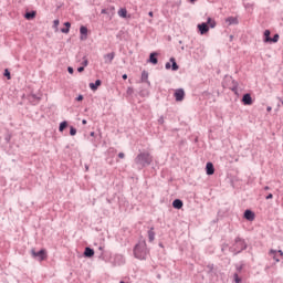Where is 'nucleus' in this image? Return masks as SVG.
<instances>
[{
	"label": "nucleus",
	"instance_id": "nucleus-36",
	"mask_svg": "<svg viewBox=\"0 0 283 283\" xmlns=\"http://www.w3.org/2000/svg\"><path fill=\"white\" fill-rule=\"evenodd\" d=\"M164 123H165V117H163V116H161V117H159V119H158V124H159V125H163Z\"/></svg>",
	"mask_w": 283,
	"mask_h": 283
},
{
	"label": "nucleus",
	"instance_id": "nucleus-15",
	"mask_svg": "<svg viewBox=\"0 0 283 283\" xmlns=\"http://www.w3.org/2000/svg\"><path fill=\"white\" fill-rule=\"evenodd\" d=\"M102 83L103 82L101 80H96L95 83H90V87L93 92H96V90L101 87Z\"/></svg>",
	"mask_w": 283,
	"mask_h": 283
},
{
	"label": "nucleus",
	"instance_id": "nucleus-48",
	"mask_svg": "<svg viewBox=\"0 0 283 283\" xmlns=\"http://www.w3.org/2000/svg\"><path fill=\"white\" fill-rule=\"evenodd\" d=\"M271 109H273L271 106L266 107V112H271Z\"/></svg>",
	"mask_w": 283,
	"mask_h": 283
},
{
	"label": "nucleus",
	"instance_id": "nucleus-42",
	"mask_svg": "<svg viewBox=\"0 0 283 283\" xmlns=\"http://www.w3.org/2000/svg\"><path fill=\"white\" fill-rule=\"evenodd\" d=\"M118 158H125V153H119Z\"/></svg>",
	"mask_w": 283,
	"mask_h": 283
},
{
	"label": "nucleus",
	"instance_id": "nucleus-32",
	"mask_svg": "<svg viewBox=\"0 0 283 283\" xmlns=\"http://www.w3.org/2000/svg\"><path fill=\"white\" fill-rule=\"evenodd\" d=\"M61 32H62V34H69L70 33V29H67L66 27L62 28Z\"/></svg>",
	"mask_w": 283,
	"mask_h": 283
},
{
	"label": "nucleus",
	"instance_id": "nucleus-34",
	"mask_svg": "<svg viewBox=\"0 0 283 283\" xmlns=\"http://www.w3.org/2000/svg\"><path fill=\"white\" fill-rule=\"evenodd\" d=\"M127 94H128L129 96H132V94H134V88L128 87V88H127Z\"/></svg>",
	"mask_w": 283,
	"mask_h": 283
},
{
	"label": "nucleus",
	"instance_id": "nucleus-55",
	"mask_svg": "<svg viewBox=\"0 0 283 283\" xmlns=\"http://www.w3.org/2000/svg\"><path fill=\"white\" fill-rule=\"evenodd\" d=\"M196 0H190L191 3H195Z\"/></svg>",
	"mask_w": 283,
	"mask_h": 283
},
{
	"label": "nucleus",
	"instance_id": "nucleus-1",
	"mask_svg": "<svg viewBox=\"0 0 283 283\" xmlns=\"http://www.w3.org/2000/svg\"><path fill=\"white\" fill-rule=\"evenodd\" d=\"M154 163V156L147 151L139 153L135 157V165H137L138 169H145V167H149Z\"/></svg>",
	"mask_w": 283,
	"mask_h": 283
},
{
	"label": "nucleus",
	"instance_id": "nucleus-46",
	"mask_svg": "<svg viewBox=\"0 0 283 283\" xmlns=\"http://www.w3.org/2000/svg\"><path fill=\"white\" fill-rule=\"evenodd\" d=\"M122 78H123L124 81H127V74H124V75L122 76Z\"/></svg>",
	"mask_w": 283,
	"mask_h": 283
},
{
	"label": "nucleus",
	"instance_id": "nucleus-54",
	"mask_svg": "<svg viewBox=\"0 0 283 283\" xmlns=\"http://www.w3.org/2000/svg\"><path fill=\"white\" fill-rule=\"evenodd\" d=\"M91 136H95V133H94V132H92V133H91Z\"/></svg>",
	"mask_w": 283,
	"mask_h": 283
},
{
	"label": "nucleus",
	"instance_id": "nucleus-7",
	"mask_svg": "<svg viewBox=\"0 0 283 283\" xmlns=\"http://www.w3.org/2000/svg\"><path fill=\"white\" fill-rule=\"evenodd\" d=\"M175 98L178 103H180L181 101H185V90L179 88L175 92Z\"/></svg>",
	"mask_w": 283,
	"mask_h": 283
},
{
	"label": "nucleus",
	"instance_id": "nucleus-16",
	"mask_svg": "<svg viewBox=\"0 0 283 283\" xmlns=\"http://www.w3.org/2000/svg\"><path fill=\"white\" fill-rule=\"evenodd\" d=\"M84 258H94V249L86 247L84 250Z\"/></svg>",
	"mask_w": 283,
	"mask_h": 283
},
{
	"label": "nucleus",
	"instance_id": "nucleus-28",
	"mask_svg": "<svg viewBox=\"0 0 283 283\" xmlns=\"http://www.w3.org/2000/svg\"><path fill=\"white\" fill-rule=\"evenodd\" d=\"M233 277L235 283H242V279L238 275V273H234Z\"/></svg>",
	"mask_w": 283,
	"mask_h": 283
},
{
	"label": "nucleus",
	"instance_id": "nucleus-47",
	"mask_svg": "<svg viewBox=\"0 0 283 283\" xmlns=\"http://www.w3.org/2000/svg\"><path fill=\"white\" fill-rule=\"evenodd\" d=\"M82 124H83V125H87V119H83V120H82Z\"/></svg>",
	"mask_w": 283,
	"mask_h": 283
},
{
	"label": "nucleus",
	"instance_id": "nucleus-44",
	"mask_svg": "<svg viewBox=\"0 0 283 283\" xmlns=\"http://www.w3.org/2000/svg\"><path fill=\"white\" fill-rule=\"evenodd\" d=\"M238 273L242 272V265L237 268Z\"/></svg>",
	"mask_w": 283,
	"mask_h": 283
},
{
	"label": "nucleus",
	"instance_id": "nucleus-22",
	"mask_svg": "<svg viewBox=\"0 0 283 283\" xmlns=\"http://www.w3.org/2000/svg\"><path fill=\"white\" fill-rule=\"evenodd\" d=\"M118 17H120L122 19H127V9L125 8L119 9Z\"/></svg>",
	"mask_w": 283,
	"mask_h": 283
},
{
	"label": "nucleus",
	"instance_id": "nucleus-13",
	"mask_svg": "<svg viewBox=\"0 0 283 283\" xmlns=\"http://www.w3.org/2000/svg\"><path fill=\"white\" fill-rule=\"evenodd\" d=\"M140 81L142 83H147V85H151V83L149 82V72L143 71Z\"/></svg>",
	"mask_w": 283,
	"mask_h": 283
},
{
	"label": "nucleus",
	"instance_id": "nucleus-4",
	"mask_svg": "<svg viewBox=\"0 0 283 283\" xmlns=\"http://www.w3.org/2000/svg\"><path fill=\"white\" fill-rule=\"evenodd\" d=\"M31 255L34 260H38V262H43V260H48V251L45 249H42L36 252V250H31Z\"/></svg>",
	"mask_w": 283,
	"mask_h": 283
},
{
	"label": "nucleus",
	"instance_id": "nucleus-41",
	"mask_svg": "<svg viewBox=\"0 0 283 283\" xmlns=\"http://www.w3.org/2000/svg\"><path fill=\"white\" fill-rule=\"evenodd\" d=\"M64 25H65V28H67L69 30H70V28H72V23H70V22H65Z\"/></svg>",
	"mask_w": 283,
	"mask_h": 283
},
{
	"label": "nucleus",
	"instance_id": "nucleus-3",
	"mask_svg": "<svg viewBox=\"0 0 283 283\" xmlns=\"http://www.w3.org/2000/svg\"><path fill=\"white\" fill-rule=\"evenodd\" d=\"M245 249H247V242L243 239H240V237H238L232 247L234 254L238 255V253H242V251H244Z\"/></svg>",
	"mask_w": 283,
	"mask_h": 283
},
{
	"label": "nucleus",
	"instance_id": "nucleus-19",
	"mask_svg": "<svg viewBox=\"0 0 283 283\" xmlns=\"http://www.w3.org/2000/svg\"><path fill=\"white\" fill-rule=\"evenodd\" d=\"M226 23H228L229 25H238V18L229 17L226 19Z\"/></svg>",
	"mask_w": 283,
	"mask_h": 283
},
{
	"label": "nucleus",
	"instance_id": "nucleus-45",
	"mask_svg": "<svg viewBox=\"0 0 283 283\" xmlns=\"http://www.w3.org/2000/svg\"><path fill=\"white\" fill-rule=\"evenodd\" d=\"M102 14H107V9H102Z\"/></svg>",
	"mask_w": 283,
	"mask_h": 283
},
{
	"label": "nucleus",
	"instance_id": "nucleus-10",
	"mask_svg": "<svg viewBox=\"0 0 283 283\" xmlns=\"http://www.w3.org/2000/svg\"><path fill=\"white\" fill-rule=\"evenodd\" d=\"M198 30L200 34H207V32H209V25L207 22H202L201 24H198Z\"/></svg>",
	"mask_w": 283,
	"mask_h": 283
},
{
	"label": "nucleus",
	"instance_id": "nucleus-33",
	"mask_svg": "<svg viewBox=\"0 0 283 283\" xmlns=\"http://www.w3.org/2000/svg\"><path fill=\"white\" fill-rule=\"evenodd\" d=\"M207 269H208V273H213V264H208Z\"/></svg>",
	"mask_w": 283,
	"mask_h": 283
},
{
	"label": "nucleus",
	"instance_id": "nucleus-37",
	"mask_svg": "<svg viewBox=\"0 0 283 283\" xmlns=\"http://www.w3.org/2000/svg\"><path fill=\"white\" fill-rule=\"evenodd\" d=\"M59 23H60L59 20H54V21H53V28H59Z\"/></svg>",
	"mask_w": 283,
	"mask_h": 283
},
{
	"label": "nucleus",
	"instance_id": "nucleus-35",
	"mask_svg": "<svg viewBox=\"0 0 283 283\" xmlns=\"http://www.w3.org/2000/svg\"><path fill=\"white\" fill-rule=\"evenodd\" d=\"M67 72H69V74H74V67L69 66V67H67Z\"/></svg>",
	"mask_w": 283,
	"mask_h": 283
},
{
	"label": "nucleus",
	"instance_id": "nucleus-52",
	"mask_svg": "<svg viewBox=\"0 0 283 283\" xmlns=\"http://www.w3.org/2000/svg\"><path fill=\"white\" fill-rule=\"evenodd\" d=\"M277 253H280V255H283V251L282 250H279Z\"/></svg>",
	"mask_w": 283,
	"mask_h": 283
},
{
	"label": "nucleus",
	"instance_id": "nucleus-9",
	"mask_svg": "<svg viewBox=\"0 0 283 283\" xmlns=\"http://www.w3.org/2000/svg\"><path fill=\"white\" fill-rule=\"evenodd\" d=\"M243 105H253V97H251V94L247 93L242 97Z\"/></svg>",
	"mask_w": 283,
	"mask_h": 283
},
{
	"label": "nucleus",
	"instance_id": "nucleus-14",
	"mask_svg": "<svg viewBox=\"0 0 283 283\" xmlns=\"http://www.w3.org/2000/svg\"><path fill=\"white\" fill-rule=\"evenodd\" d=\"M156 56H158V53L156 52H153L149 55V63H153V65H158V57Z\"/></svg>",
	"mask_w": 283,
	"mask_h": 283
},
{
	"label": "nucleus",
	"instance_id": "nucleus-12",
	"mask_svg": "<svg viewBox=\"0 0 283 283\" xmlns=\"http://www.w3.org/2000/svg\"><path fill=\"white\" fill-rule=\"evenodd\" d=\"M115 56H116V53L114 52L105 54L104 55L105 63L108 65L112 64V61H114Z\"/></svg>",
	"mask_w": 283,
	"mask_h": 283
},
{
	"label": "nucleus",
	"instance_id": "nucleus-8",
	"mask_svg": "<svg viewBox=\"0 0 283 283\" xmlns=\"http://www.w3.org/2000/svg\"><path fill=\"white\" fill-rule=\"evenodd\" d=\"M206 174L207 176H213V174H216V168L213 167L212 163H207L206 165Z\"/></svg>",
	"mask_w": 283,
	"mask_h": 283
},
{
	"label": "nucleus",
	"instance_id": "nucleus-11",
	"mask_svg": "<svg viewBox=\"0 0 283 283\" xmlns=\"http://www.w3.org/2000/svg\"><path fill=\"white\" fill-rule=\"evenodd\" d=\"M81 41H87V27L82 25L80 28Z\"/></svg>",
	"mask_w": 283,
	"mask_h": 283
},
{
	"label": "nucleus",
	"instance_id": "nucleus-31",
	"mask_svg": "<svg viewBox=\"0 0 283 283\" xmlns=\"http://www.w3.org/2000/svg\"><path fill=\"white\" fill-rule=\"evenodd\" d=\"M83 59H84V61L82 62V65H83V67H87V65H90V61H87V59L85 56Z\"/></svg>",
	"mask_w": 283,
	"mask_h": 283
},
{
	"label": "nucleus",
	"instance_id": "nucleus-56",
	"mask_svg": "<svg viewBox=\"0 0 283 283\" xmlns=\"http://www.w3.org/2000/svg\"><path fill=\"white\" fill-rule=\"evenodd\" d=\"M99 251H103V247H99Z\"/></svg>",
	"mask_w": 283,
	"mask_h": 283
},
{
	"label": "nucleus",
	"instance_id": "nucleus-50",
	"mask_svg": "<svg viewBox=\"0 0 283 283\" xmlns=\"http://www.w3.org/2000/svg\"><path fill=\"white\" fill-rule=\"evenodd\" d=\"M148 15L154 17V11H150Z\"/></svg>",
	"mask_w": 283,
	"mask_h": 283
},
{
	"label": "nucleus",
	"instance_id": "nucleus-53",
	"mask_svg": "<svg viewBox=\"0 0 283 283\" xmlns=\"http://www.w3.org/2000/svg\"><path fill=\"white\" fill-rule=\"evenodd\" d=\"M230 41H233V35H230Z\"/></svg>",
	"mask_w": 283,
	"mask_h": 283
},
{
	"label": "nucleus",
	"instance_id": "nucleus-30",
	"mask_svg": "<svg viewBox=\"0 0 283 283\" xmlns=\"http://www.w3.org/2000/svg\"><path fill=\"white\" fill-rule=\"evenodd\" d=\"M3 76H6V78H8V81H10V78H12V77L10 76V71H9L8 69L4 70Z\"/></svg>",
	"mask_w": 283,
	"mask_h": 283
},
{
	"label": "nucleus",
	"instance_id": "nucleus-26",
	"mask_svg": "<svg viewBox=\"0 0 283 283\" xmlns=\"http://www.w3.org/2000/svg\"><path fill=\"white\" fill-rule=\"evenodd\" d=\"M280 41V34H274L273 38H271L270 43H277Z\"/></svg>",
	"mask_w": 283,
	"mask_h": 283
},
{
	"label": "nucleus",
	"instance_id": "nucleus-43",
	"mask_svg": "<svg viewBox=\"0 0 283 283\" xmlns=\"http://www.w3.org/2000/svg\"><path fill=\"white\" fill-rule=\"evenodd\" d=\"M76 101H83V95H78V96L76 97Z\"/></svg>",
	"mask_w": 283,
	"mask_h": 283
},
{
	"label": "nucleus",
	"instance_id": "nucleus-27",
	"mask_svg": "<svg viewBox=\"0 0 283 283\" xmlns=\"http://www.w3.org/2000/svg\"><path fill=\"white\" fill-rule=\"evenodd\" d=\"M275 253H277L276 250H270V255H273V260H275V262H280V259H277V255H275Z\"/></svg>",
	"mask_w": 283,
	"mask_h": 283
},
{
	"label": "nucleus",
	"instance_id": "nucleus-21",
	"mask_svg": "<svg viewBox=\"0 0 283 283\" xmlns=\"http://www.w3.org/2000/svg\"><path fill=\"white\" fill-rule=\"evenodd\" d=\"M28 98L31 103H39L41 101V97L36 96L35 94L29 95Z\"/></svg>",
	"mask_w": 283,
	"mask_h": 283
},
{
	"label": "nucleus",
	"instance_id": "nucleus-20",
	"mask_svg": "<svg viewBox=\"0 0 283 283\" xmlns=\"http://www.w3.org/2000/svg\"><path fill=\"white\" fill-rule=\"evenodd\" d=\"M34 17H36V11H30L24 14V19H27L28 21H32Z\"/></svg>",
	"mask_w": 283,
	"mask_h": 283
},
{
	"label": "nucleus",
	"instance_id": "nucleus-2",
	"mask_svg": "<svg viewBox=\"0 0 283 283\" xmlns=\"http://www.w3.org/2000/svg\"><path fill=\"white\" fill-rule=\"evenodd\" d=\"M147 255H149V250L147 249V242L139 241L134 248V256L137 260H147Z\"/></svg>",
	"mask_w": 283,
	"mask_h": 283
},
{
	"label": "nucleus",
	"instance_id": "nucleus-51",
	"mask_svg": "<svg viewBox=\"0 0 283 283\" xmlns=\"http://www.w3.org/2000/svg\"><path fill=\"white\" fill-rule=\"evenodd\" d=\"M85 169H86V171H90V166L86 165V166H85Z\"/></svg>",
	"mask_w": 283,
	"mask_h": 283
},
{
	"label": "nucleus",
	"instance_id": "nucleus-40",
	"mask_svg": "<svg viewBox=\"0 0 283 283\" xmlns=\"http://www.w3.org/2000/svg\"><path fill=\"white\" fill-rule=\"evenodd\" d=\"M231 91L234 92V94H238V85L233 86Z\"/></svg>",
	"mask_w": 283,
	"mask_h": 283
},
{
	"label": "nucleus",
	"instance_id": "nucleus-49",
	"mask_svg": "<svg viewBox=\"0 0 283 283\" xmlns=\"http://www.w3.org/2000/svg\"><path fill=\"white\" fill-rule=\"evenodd\" d=\"M269 189H271L269 186L264 187V191H269Z\"/></svg>",
	"mask_w": 283,
	"mask_h": 283
},
{
	"label": "nucleus",
	"instance_id": "nucleus-23",
	"mask_svg": "<svg viewBox=\"0 0 283 283\" xmlns=\"http://www.w3.org/2000/svg\"><path fill=\"white\" fill-rule=\"evenodd\" d=\"M264 42L271 43V31L270 30L264 31Z\"/></svg>",
	"mask_w": 283,
	"mask_h": 283
},
{
	"label": "nucleus",
	"instance_id": "nucleus-18",
	"mask_svg": "<svg viewBox=\"0 0 283 283\" xmlns=\"http://www.w3.org/2000/svg\"><path fill=\"white\" fill-rule=\"evenodd\" d=\"M154 240H156V232H154V227H151L148 230V241L154 242Z\"/></svg>",
	"mask_w": 283,
	"mask_h": 283
},
{
	"label": "nucleus",
	"instance_id": "nucleus-39",
	"mask_svg": "<svg viewBox=\"0 0 283 283\" xmlns=\"http://www.w3.org/2000/svg\"><path fill=\"white\" fill-rule=\"evenodd\" d=\"M77 72H85V66H80V67H77Z\"/></svg>",
	"mask_w": 283,
	"mask_h": 283
},
{
	"label": "nucleus",
	"instance_id": "nucleus-38",
	"mask_svg": "<svg viewBox=\"0 0 283 283\" xmlns=\"http://www.w3.org/2000/svg\"><path fill=\"white\" fill-rule=\"evenodd\" d=\"M265 200H273V193H269V195L265 197Z\"/></svg>",
	"mask_w": 283,
	"mask_h": 283
},
{
	"label": "nucleus",
	"instance_id": "nucleus-24",
	"mask_svg": "<svg viewBox=\"0 0 283 283\" xmlns=\"http://www.w3.org/2000/svg\"><path fill=\"white\" fill-rule=\"evenodd\" d=\"M206 23H207V25H209L208 28H216V25H217L216 20H213L211 18H208Z\"/></svg>",
	"mask_w": 283,
	"mask_h": 283
},
{
	"label": "nucleus",
	"instance_id": "nucleus-6",
	"mask_svg": "<svg viewBox=\"0 0 283 283\" xmlns=\"http://www.w3.org/2000/svg\"><path fill=\"white\" fill-rule=\"evenodd\" d=\"M243 217L245 220H249V222H253L255 220V212L252 210H245Z\"/></svg>",
	"mask_w": 283,
	"mask_h": 283
},
{
	"label": "nucleus",
	"instance_id": "nucleus-29",
	"mask_svg": "<svg viewBox=\"0 0 283 283\" xmlns=\"http://www.w3.org/2000/svg\"><path fill=\"white\" fill-rule=\"evenodd\" d=\"M70 136H76V128L74 126H70Z\"/></svg>",
	"mask_w": 283,
	"mask_h": 283
},
{
	"label": "nucleus",
	"instance_id": "nucleus-5",
	"mask_svg": "<svg viewBox=\"0 0 283 283\" xmlns=\"http://www.w3.org/2000/svg\"><path fill=\"white\" fill-rule=\"evenodd\" d=\"M165 67L166 70H172V72H178V70H180V66H178V63L176 62V57H170V63L167 62Z\"/></svg>",
	"mask_w": 283,
	"mask_h": 283
},
{
	"label": "nucleus",
	"instance_id": "nucleus-25",
	"mask_svg": "<svg viewBox=\"0 0 283 283\" xmlns=\"http://www.w3.org/2000/svg\"><path fill=\"white\" fill-rule=\"evenodd\" d=\"M66 127H67V122L66 120L62 122L59 126V132H65Z\"/></svg>",
	"mask_w": 283,
	"mask_h": 283
},
{
	"label": "nucleus",
	"instance_id": "nucleus-17",
	"mask_svg": "<svg viewBox=\"0 0 283 283\" xmlns=\"http://www.w3.org/2000/svg\"><path fill=\"white\" fill-rule=\"evenodd\" d=\"M172 207H174V209H182V207H184L182 200H180V199H175V200L172 201Z\"/></svg>",
	"mask_w": 283,
	"mask_h": 283
}]
</instances>
